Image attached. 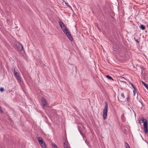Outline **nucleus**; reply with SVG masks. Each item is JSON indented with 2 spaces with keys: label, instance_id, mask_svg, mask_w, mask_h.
I'll return each instance as SVG.
<instances>
[{
  "label": "nucleus",
  "instance_id": "obj_23",
  "mask_svg": "<svg viewBox=\"0 0 148 148\" xmlns=\"http://www.w3.org/2000/svg\"><path fill=\"white\" fill-rule=\"evenodd\" d=\"M85 142L86 143V144L88 145V146H89V142L87 141L86 140H85Z\"/></svg>",
  "mask_w": 148,
  "mask_h": 148
},
{
  "label": "nucleus",
  "instance_id": "obj_2",
  "mask_svg": "<svg viewBox=\"0 0 148 148\" xmlns=\"http://www.w3.org/2000/svg\"><path fill=\"white\" fill-rule=\"evenodd\" d=\"M105 103V106L103 110V117L104 120L106 119L107 118V115L108 109V105L107 102H106Z\"/></svg>",
  "mask_w": 148,
  "mask_h": 148
},
{
  "label": "nucleus",
  "instance_id": "obj_7",
  "mask_svg": "<svg viewBox=\"0 0 148 148\" xmlns=\"http://www.w3.org/2000/svg\"><path fill=\"white\" fill-rule=\"evenodd\" d=\"M41 102L43 106H45L46 105V99L43 97H41Z\"/></svg>",
  "mask_w": 148,
  "mask_h": 148
},
{
  "label": "nucleus",
  "instance_id": "obj_32",
  "mask_svg": "<svg viewBox=\"0 0 148 148\" xmlns=\"http://www.w3.org/2000/svg\"><path fill=\"white\" fill-rule=\"evenodd\" d=\"M64 148H68L67 146H64Z\"/></svg>",
  "mask_w": 148,
  "mask_h": 148
},
{
  "label": "nucleus",
  "instance_id": "obj_25",
  "mask_svg": "<svg viewBox=\"0 0 148 148\" xmlns=\"http://www.w3.org/2000/svg\"><path fill=\"white\" fill-rule=\"evenodd\" d=\"M126 100H127V101L128 102L129 101V100H130V97H128L127 99H126Z\"/></svg>",
  "mask_w": 148,
  "mask_h": 148
},
{
  "label": "nucleus",
  "instance_id": "obj_34",
  "mask_svg": "<svg viewBox=\"0 0 148 148\" xmlns=\"http://www.w3.org/2000/svg\"><path fill=\"white\" fill-rule=\"evenodd\" d=\"M62 0L63 1V2H65V1L64 0Z\"/></svg>",
  "mask_w": 148,
  "mask_h": 148
},
{
  "label": "nucleus",
  "instance_id": "obj_28",
  "mask_svg": "<svg viewBox=\"0 0 148 148\" xmlns=\"http://www.w3.org/2000/svg\"><path fill=\"white\" fill-rule=\"evenodd\" d=\"M113 50L114 51H116V48H115V47H113Z\"/></svg>",
  "mask_w": 148,
  "mask_h": 148
},
{
  "label": "nucleus",
  "instance_id": "obj_9",
  "mask_svg": "<svg viewBox=\"0 0 148 148\" xmlns=\"http://www.w3.org/2000/svg\"><path fill=\"white\" fill-rule=\"evenodd\" d=\"M142 84L148 90V84H146V83L143 82V81H141Z\"/></svg>",
  "mask_w": 148,
  "mask_h": 148
},
{
  "label": "nucleus",
  "instance_id": "obj_31",
  "mask_svg": "<svg viewBox=\"0 0 148 148\" xmlns=\"http://www.w3.org/2000/svg\"><path fill=\"white\" fill-rule=\"evenodd\" d=\"M139 103H140L141 104L142 106H143V103H142V102H140V101H139Z\"/></svg>",
  "mask_w": 148,
  "mask_h": 148
},
{
  "label": "nucleus",
  "instance_id": "obj_11",
  "mask_svg": "<svg viewBox=\"0 0 148 148\" xmlns=\"http://www.w3.org/2000/svg\"><path fill=\"white\" fill-rule=\"evenodd\" d=\"M121 119L123 122L125 121V117L124 113L122 114L121 115Z\"/></svg>",
  "mask_w": 148,
  "mask_h": 148
},
{
  "label": "nucleus",
  "instance_id": "obj_15",
  "mask_svg": "<svg viewBox=\"0 0 148 148\" xmlns=\"http://www.w3.org/2000/svg\"><path fill=\"white\" fill-rule=\"evenodd\" d=\"M106 77L108 78L110 80H112L113 81H114L112 77L111 76H110L109 75H107L106 76Z\"/></svg>",
  "mask_w": 148,
  "mask_h": 148
},
{
  "label": "nucleus",
  "instance_id": "obj_16",
  "mask_svg": "<svg viewBox=\"0 0 148 148\" xmlns=\"http://www.w3.org/2000/svg\"><path fill=\"white\" fill-rule=\"evenodd\" d=\"M125 145L126 147V148H130V147L128 145V144L127 143V142H125Z\"/></svg>",
  "mask_w": 148,
  "mask_h": 148
},
{
  "label": "nucleus",
  "instance_id": "obj_17",
  "mask_svg": "<svg viewBox=\"0 0 148 148\" xmlns=\"http://www.w3.org/2000/svg\"><path fill=\"white\" fill-rule=\"evenodd\" d=\"M12 71L13 72V74H14V73L16 74V73L17 72L15 70V68L14 67H12Z\"/></svg>",
  "mask_w": 148,
  "mask_h": 148
},
{
  "label": "nucleus",
  "instance_id": "obj_1",
  "mask_svg": "<svg viewBox=\"0 0 148 148\" xmlns=\"http://www.w3.org/2000/svg\"><path fill=\"white\" fill-rule=\"evenodd\" d=\"M145 120V119L144 118L142 117L141 119V121H142L143 123L144 129L145 132V133L147 134L148 133V123L146 119Z\"/></svg>",
  "mask_w": 148,
  "mask_h": 148
},
{
  "label": "nucleus",
  "instance_id": "obj_10",
  "mask_svg": "<svg viewBox=\"0 0 148 148\" xmlns=\"http://www.w3.org/2000/svg\"><path fill=\"white\" fill-rule=\"evenodd\" d=\"M140 28L143 30H144L145 29V26L143 25H141L140 26Z\"/></svg>",
  "mask_w": 148,
  "mask_h": 148
},
{
  "label": "nucleus",
  "instance_id": "obj_30",
  "mask_svg": "<svg viewBox=\"0 0 148 148\" xmlns=\"http://www.w3.org/2000/svg\"><path fill=\"white\" fill-rule=\"evenodd\" d=\"M53 147V148H58L56 145V146H54Z\"/></svg>",
  "mask_w": 148,
  "mask_h": 148
},
{
  "label": "nucleus",
  "instance_id": "obj_29",
  "mask_svg": "<svg viewBox=\"0 0 148 148\" xmlns=\"http://www.w3.org/2000/svg\"><path fill=\"white\" fill-rule=\"evenodd\" d=\"M65 142H64V146H67H67L65 144Z\"/></svg>",
  "mask_w": 148,
  "mask_h": 148
},
{
  "label": "nucleus",
  "instance_id": "obj_33",
  "mask_svg": "<svg viewBox=\"0 0 148 148\" xmlns=\"http://www.w3.org/2000/svg\"><path fill=\"white\" fill-rule=\"evenodd\" d=\"M136 41L137 42H138V43L139 42V41H138V40H136Z\"/></svg>",
  "mask_w": 148,
  "mask_h": 148
},
{
  "label": "nucleus",
  "instance_id": "obj_12",
  "mask_svg": "<svg viewBox=\"0 0 148 148\" xmlns=\"http://www.w3.org/2000/svg\"><path fill=\"white\" fill-rule=\"evenodd\" d=\"M123 79H126L123 77H121L119 79L120 82H123L124 83L126 84V82L123 80Z\"/></svg>",
  "mask_w": 148,
  "mask_h": 148
},
{
  "label": "nucleus",
  "instance_id": "obj_13",
  "mask_svg": "<svg viewBox=\"0 0 148 148\" xmlns=\"http://www.w3.org/2000/svg\"><path fill=\"white\" fill-rule=\"evenodd\" d=\"M129 83L130 84H131L132 87L135 90H137V89L136 88V87L134 86V85L132 84V83L130 82V81H128Z\"/></svg>",
  "mask_w": 148,
  "mask_h": 148
},
{
  "label": "nucleus",
  "instance_id": "obj_18",
  "mask_svg": "<svg viewBox=\"0 0 148 148\" xmlns=\"http://www.w3.org/2000/svg\"><path fill=\"white\" fill-rule=\"evenodd\" d=\"M121 97H122V98L121 97L120 99L122 98L123 99L125 98V97L123 93H122L121 94Z\"/></svg>",
  "mask_w": 148,
  "mask_h": 148
},
{
  "label": "nucleus",
  "instance_id": "obj_27",
  "mask_svg": "<svg viewBox=\"0 0 148 148\" xmlns=\"http://www.w3.org/2000/svg\"><path fill=\"white\" fill-rule=\"evenodd\" d=\"M118 100L120 102H122V101L121 100H120L119 98V97H118Z\"/></svg>",
  "mask_w": 148,
  "mask_h": 148
},
{
  "label": "nucleus",
  "instance_id": "obj_4",
  "mask_svg": "<svg viewBox=\"0 0 148 148\" xmlns=\"http://www.w3.org/2000/svg\"><path fill=\"white\" fill-rule=\"evenodd\" d=\"M59 23L62 30L63 31H64V29H67V27L65 26L64 23L61 21H59Z\"/></svg>",
  "mask_w": 148,
  "mask_h": 148
},
{
  "label": "nucleus",
  "instance_id": "obj_3",
  "mask_svg": "<svg viewBox=\"0 0 148 148\" xmlns=\"http://www.w3.org/2000/svg\"><path fill=\"white\" fill-rule=\"evenodd\" d=\"M64 31H63L64 33L66 35L69 40L71 41H73V40L72 36L71 35L70 32L67 29H64Z\"/></svg>",
  "mask_w": 148,
  "mask_h": 148
},
{
  "label": "nucleus",
  "instance_id": "obj_26",
  "mask_svg": "<svg viewBox=\"0 0 148 148\" xmlns=\"http://www.w3.org/2000/svg\"><path fill=\"white\" fill-rule=\"evenodd\" d=\"M52 145H53V147L54 146H56V145L55 144V143H52Z\"/></svg>",
  "mask_w": 148,
  "mask_h": 148
},
{
  "label": "nucleus",
  "instance_id": "obj_14",
  "mask_svg": "<svg viewBox=\"0 0 148 148\" xmlns=\"http://www.w3.org/2000/svg\"><path fill=\"white\" fill-rule=\"evenodd\" d=\"M38 140L39 143L43 141L42 138L41 137H39L38 138Z\"/></svg>",
  "mask_w": 148,
  "mask_h": 148
},
{
  "label": "nucleus",
  "instance_id": "obj_21",
  "mask_svg": "<svg viewBox=\"0 0 148 148\" xmlns=\"http://www.w3.org/2000/svg\"><path fill=\"white\" fill-rule=\"evenodd\" d=\"M0 112L2 113L3 112V111L0 106Z\"/></svg>",
  "mask_w": 148,
  "mask_h": 148
},
{
  "label": "nucleus",
  "instance_id": "obj_20",
  "mask_svg": "<svg viewBox=\"0 0 148 148\" xmlns=\"http://www.w3.org/2000/svg\"><path fill=\"white\" fill-rule=\"evenodd\" d=\"M65 2V3L66 5L67 6L69 7V8H71V9H72V8L71 6H70L67 3H66V2Z\"/></svg>",
  "mask_w": 148,
  "mask_h": 148
},
{
  "label": "nucleus",
  "instance_id": "obj_19",
  "mask_svg": "<svg viewBox=\"0 0 148 148\" xmlns=\"http://www.w3.org/2000/svg\"><path fill=\"white\" fill-rule=\"evenodd\" d=\"M78 130L79 132L82 135V136L84 135L82 133L81 130L80 129L79 127H78Z\"/></svg>",
  "mask_w": 148,
  "mask_h": 148
},
{
  "label": "nucleus",
  "instance_id": "obj_5",
  "mask_svg": "<svg viewBox=\"0 0 148 148\" xmlns=\"http://www.w3.org/2000/svg\"><path fill=\"white\" fill-rule=\"evenodd\" d=\"M16 74L14 73V75L15 77L17 79L18 82H21V78L18 73V72H16Z\"/></svg>",
  "mask_w": 148,
  "mask_h": 148
},
{
  "label": "nucleus",
  "instance_id": "obj_24",
  "mask_svg": "<svg viewBox=\"0 0 148 148\" xmlns=\"http://www.w3.org/2000/svg\"><path fill=\"white\" fill-rule=\"evenodd\" d=\"M136 90H135L134 89V90L133 91L134 96H135V94H136V91H135Z\"/></svg>",
  "mask_w": 148,
  "mask_h": 148
},
{
  "label": "nucleus",
  "instance_id": "obj_6",
  "mask_svg": "<svg viewBox=\"0 0 148 148\" xmlns=\"http://www.w3.org/2000/svg\"><path fill=\"white\" fill-rule=\"evenodd\" d=\"M17 49L20 51H21L23 49V47L22 45L20 43H19L18 45H17Z\"/></svg>",
  "mask_w": 148,
  "mask_h": 148
},
{
  "label": "nucleus",
  "instance_id": "obj_8",
  "mask_svg": "<svg viewBox=\"0 0 148 148\" xmlns=\"http://www.w3.org/2000/svg\"><path fill=\"white\" fill-rule=\"evenodd\" d=\"M42 148H46V147L45 142L43 141L39 143Z\"/></svg>",
  "mask_w": 148,
  "mask_h": 148
},
{
  "label": "nucleus",
  "instance_id": "obj_22",
  "mask_svg": "<svg viewBox=\"0 0 148 148\" xmlns=\"http://www.w3.org/2000/svg\"><path fill=\"white\" fill-rule=\"evenodd\" d=\"M4 90V89L3 88L1 87L0 88V91L1 92H3Z\"/></svg>",
  "mask_w": 148,
  "mask_h": 148
}]
</instances>
